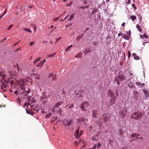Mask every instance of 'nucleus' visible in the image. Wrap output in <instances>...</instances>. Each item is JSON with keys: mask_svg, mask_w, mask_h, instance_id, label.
I'll use <instances>...</instances> for the list:
<instances>
[{"mask_svg": "<svg viewBox=\"0 0 149 149\" xmlns=\"http://www.w3.org/2000/svg\"><path fill=\"white\" fill-rule=\"evenodd\" d=\"M21 93H19L21 97L24 99H26L27 94L30 92V90L27 88V90L24 85L21 86Z\"/></svg>", "mask_w": 149, "mask_h": 149, "instance_id": "f257e3e1", "label": "nucleus"}, {"mask_svg": "<svg viewBox=\"0 0 149 149\" xmlns=\"http://www.w3.org/2000/svg\"><path fill=\"white\" fill-rule=\"evenodd\" d=\"M62 102L60 101L56 103L55 105L53 107L52 109V111L54 113H58L61 114L62 112V110L61 108H59L58 107L60 106L62 104Z\"/></svg>", "mask_w": 149, "mask_h": 149, "instance_id": "f03ea898", "label": "nucleus"}, {"mask_svg": "<svg viewBox=\"0 0 149 149\" xmlns=\"http://www.w3.org/2000/svg\"><path fill=\"white\" fill-rule=\"evenodd\" d=\"M143 114L141 112H140L139 111L134 112L131 115V118L135 120L140 119L143 117Z\"/></svg>", "mask_w": 149, "mask_h": 149, "instance_id": "7ed1b4c3", "label": "nucleus"}, {"mask_svg": "<svg viewBox=\"0 0 149 149\" xmlns=\"http://www.w3.org/2000/svg\"><path fill=\"white\" fill-rule=\"evenodd\" d=\"M63 125L65 127H68L73 123L72 120L65 119L63 121Z\"/></svg>", "mask_w": 149, "mask_h": 149, "instance_id": "20e7f679", "label": "nucleus"}, {"mask_svg": "<svg viewBox=\"0 0 149 149\" xmlns=\"http://www.w3.org/2000/svg\"><path fill=\"white\" fill-rule=\"evenodd\" d=\"M89 105V104L88 102L86 101H85L80 104V108L82 111H86V109L84 107L88 106Z\"/></svg>", "mask_w": 149, "mask_h": 149, "instance_id": "39448f33", "label": "nucleus"}, {"mask_svg": "<svg viewBox=\"0 0 149 149\" xmlns=\"http://www.w3.org/2000/svg\"><path fill=\"white\" fill-rule=\"evenodd\" d=\"M118 77L122 81H123L125 79L124 74L122 72H119L118 73Z\"/></svg>", "mask_w": 149, "mask_h": 149, "instance_id": "423d86ee", "label": "nucleus"}, {"mask_svg": "<svg viewBox=\"0 0 149 149\" xmlns=\"http://www.w3.org/2000/svg\"><path fill=\"white\" fill-rule=\"evenodd\" d=\"M116 99V97H111V99H110L109 101V104L111 106L112 105L114 104L115 102Z\"/></svg>", "mask_w": 149, "mask_h": 149, "instance_id": "0eeeda50", "label": "nucleus"}, {"mask_svg": "<svg viewBox=\"0 0 149 149\" xmlns=\"http://www.w3.org/2000/svg\"><path fill=\"white\" fill-rule=\"evenodd\" d=\"M79 127H78L77 129L75 131V134H74V135L76 136V138H78L81 135V132H80L79 133Z\"/></svg>", "mask_w": 149, "mask_h": 149, "instance_id": "6e6552de", "label": "nucleus"}, {"mask_svg": "<svg viewBox=\"0 0 149 149\" xmlns=\"http://www.w3.org/2000/svg\"><path fill=\"white\" fill-rule=\"evenodd\" d=\"M40 100L43 104H45L47 102L48 100L46 97L42 96L40 98Z\"/></svg>", "mask_w": 149, "mask_h": 149, "instance_id": "1a4fd4ad", "label": "nucleus"}, {"mask_svg": "<svg viewBox=\"0 0 149 149\" xmlns=\"http://www.w3.org/2000/svg\"><path fill=\"white\" fill-rule=\"evenodd\" d=\"M7 86V84L6 83H4L3 84V85L1 86V88L3 90V92H5L7 90L6 88Z\"/></svg>", "mask_w": 149, "mask_h": 149, "instance_id": "9d476101", "label": "nucleus"}, {"mask_svg": "<svg viewBox=\"0 0 149 149\" xmlns=\"http://www.w3.org/2000/svg\"><path fill=\"white\" fill-rule=\"evenodd\" d=\"M108 95L110 96L111 97H114V94L113 93V91L111 90H109L107 92Z\"/></svg>", "mask_w": 149, "mask_h": 149, "instance_id": "9b49d317", "label": "nucleus"}, {"mask_svg": "<svg viewBox=\"0 0 149 149\" xmlns=\"http://www.w3.org/2000/svg\"><path fill=\"white\" fill-rule=\"evenodd\" d=\"M97 111L96 110H93L92 112V117L93 118H96L97 115Z\"/></svg>", "mask_w": 149, "mask_h": 149, "instance_id": "f8f14e48", "label": "nucleus"}, {"mask_svg": "<svg viewBox=\"0 0 149 149\" xmlns=\"http://www.w3.org/2000/svg\"><path fill=\"white\" fill-rule=\"evenodd\" d=\"M91 139L93 141H97L98 139V137L97 135L94 136L92 137Z\"/></svg>", "mask_w": 149, "mask_h": 149, "instance_id": "ddd939ff", "label": "nucleus"}, {"mask_svg": "<svg viewBox=\"0 0 149 149\" xmlns=\"http://www.w3.org/2000/svg\"><path fill=\"white\" fill-rule=\"evenodd\" d=\"M26 113L28 114H29L31 115H34V113L31 110L28 111V109H26Z\"/></svg>", "mask_w": 149, "mask_h": 149, "instance_id": "4468645a", "label": "nucleus"}, {"mask_svg": "<svg viewBox=\"0 0 149 149\" xmlns=\"http://www.w3.org/2000/svg\"><path fill=\"white\" fill-rule=\"evenodd\" d=\"M143 91L144 92L145 95L147 97L149 96V93H148V91L146 89H143Z\"/></svg>", "mask_w": 149, "mask_h": 149, "instance_id": "2eb2a0df", "label": "nucleus"}, {"mask_svg": "<svg viewBox=\"0 0 149 149\" xmlns=\"http://www.w3.org/2000/svg\"><path fill=\"white\" fill-rule=\"evenodd\" d=\"M0 76L3 79H4L6 77L5 74L3 72H0Z\"/></svg>", "mask_w": 149, "mask_h": 149, "instance_id": "dca6fc26", "label": "nucleus"}, {"mask_svg": "<svg viewBox=\"0 0 149 149\" xmlns=\"http://www.w3.org/2000/svg\"><path fill=\"white\" fill-rule=\"evenodd\" d=\"M136 17L134 15H131L130 17V18L132 21H134L135 19H136Z\"/></svg>", "mask_w": 149, "mask_h": 149, "instance_id": "f3484780", "label": "nucleus"}, {"mask_svg": "<svg viewBox=\"0 0 149 149\" xmlns=\"http://www.w3.org/2000/svg\"><path fill=\"white\" fill-rule=\"evenodd\" d=\"M136 28L139 31L141 32L142 31V29L140 28L139 25L138 24H136Z\"/></svg>", "mask_w": 149, "mask_h": 149, "instance_id": "a211bd4d", "label": "nucleus"}, {"mask_svg": "<svg viewBox=\"0 0 149 149\" xmlns=\"http://www.w3.org/2000/svg\"><path fill=\"white\" fill-rule=\"evenodd\" d=\"M40 59H41V58L39 57V58H38L37 59H36L35 61L33 62V64L35 65V64H36L38 61H40Z\"/></svg>", "mask_w": 149, "mask_h": 149, "instance_id": "6ab92c4d", "label": "nucleus"}, {"mask_svg": "<svg viewBox=\"0 0 149 149\" xmlns=\"http://www.w3.org/2000/svg\"><path fill=\"white\" fill-rule=\"evenodd\" d=\"M74 15H75L74 14L72 15L70 17L69 19L68 20V21H70V20H71L74 17Z\"/></svg>", "mask_w": 149, "mask_h": 149, "instance_id": "aec40b11", "label": "nucleus"}, {"mask_svg": "<svg viewBox=\"0 0 149 149\" xmlns=\"http://www.w3.org/2000/svg\"><path fill=\"white\" fill-rule=\"evenodd\" d=\"M23 30H24V31H27V32H30V33H31V30H30V29H27V28H24L23 29Z\"/></svg>", "mask_w": 149, "mask_h": 149, "instance_id": "412c9836", "label": "nucleus"}, {"mask_svg": "<svg viewBox=\"0 0 149 149\" xmlns=\"http://www.w3.org/2000/svg\"><path fill=\"white\" fill-rule=\"evenodd\" d=\"M123 38L126 40H128L129 39V37L126 35H124L123 36Z\"/></svg>", "mask_w": 149, "mask_h": 149, "instance_id": "4be33fe9", "label": "nucleus"}, {"mask_svg": "<svg viewBox=\"0 0 149 149\" xmlns=\"http://www.w3.org/2000/svg\"><path fill=\"white\" fill-rule=\"evenodd\" d=\"M31 26H32V27L33 26L34 27V31H36V27L35 25L34 24H33V23H31Z\"/></svg>", "mask_w": 149, "mask_h": 149, "instance_id": "5701e85b", "label": "nucleus"}, {"mask_svg": "<svg viewBox=\"0 0 149 149\" xmlns=\"http://www.w3.org/2000/svg\"><path fill=\"white\" fill-rule=\"evenodd\" d=\"M52 115V113H49L48 114L46 115V118H48L49 117Z\"/></svg>", "mask_w": 149, "mask_h": 149, "instance_id": "b1692460", "label": "nucleus"}, {"mask_svg": "<svg viewBox=\"0 0 149 149\" xmlns=\"http://www.w3.org/2000/svg\"><path fill=\"white\" fill-rule=\"evenodd\" d=\"M56 53H54L49 55L48 56V57H52L54 56L56 54Z\"/></svg>", "mask_w": 149, "mask_h": 149, "instance_id": "393cba45", "label": "nucleus"}, {"mask_svg": "<svg viewBox=\"0 0 149 149\" xmlns=\"http://www.w3.org/2000/svg\"><path fill=\"white\" fill-rule=\"evenodd\" d=\"M131 1V0H125V3L127 4H130Z\"/></svg>", "mask_w": 149, "mask_h": 149, "instance_id": "a878e982", "label": "nucleus"}, {"mask_svg": "<svg viewBox=\"0 0 149 149\" xmlns=\"http://www.w3.org/2000/svg\"><path fill=\"white\" fill-rule=\"evenodd\" d=\"M81 140V139H79V143L80 142V140ZM79 142L77 141H75L74 142V144L75 145H77L79 143Z\"/></svg>", "mask_w": 149, "mask_h": 149, "instance_id": "bb28decb", "label": "nucleus"}, {"mask_svg": "<svg viewBox=\"0 0 149 149\" xmlns=\"http://www.w3.org/2000/svg\"><path fill=\"white\" fill-rule=\"evenodd\" d=\"M134 59L136 60H138L139 59V56L136 55L135 57H134Z\"/></svg>", "mask_w": 149, "mask_h": 149, "instance_id": "cd10ccee", "label": "nucleus"}, {"mask_svg": "<svg viewBox=\"0 0 149 149\" xmlns=\"http://www.w3.org/2000/svg\"><path fill=\"white\" fill-rule=\"evenodd\" d=\"M19 93V92L18 90L15 91L14 93L15 94L17 95H18V94Z\"/></svg>", "mask_w": 149, "mask_h": 149, "instance_id": "c85d7f7f", "label": "nucleus"}, {"mask_svg": "<svg viewBox=\"0 0 149 149\" xmlns=\"http://www.w3.org/2000/svg\"><path fill=\"white\" fill-rule=\"evenodd\" d=\"M85 120H86L85 118H82L81 119L80 121H81L84 123L85 121Z\"/></svg>", "mask_w": 149, "mask_h": 149, "instance_id": "c756f323", "label": "nucleus"}, {"mask_svg": "<svg viewBox=\"0 0 149 149\" xmlns=\"http://www.w3.org/2000/svg\"><path fill=\"white\" fill-rule=\"evenodd\" d=\"M136 133H133L131 135V137L132 138L135 137L136 136Z\"/></svg>", "mask_w": 149, "mask_h": 149, "instance_id": "7c9ffc66", "label": "nucleus"}, {"mask_svg": "<svg viewBox=\"0 0 149 149\" xmlns=\"http://www.w3.org/2000/svg\"><path fill=\"white\" fill-rule=\"evenodd\" d=\"M74 107V104L73 103H71L70 106H69V108L70 109L71 108H73Z\"/></svg>", "mask_w": 149, "mask_h": 149, "instance_id": "2f4dec72", "label": "nucleus"}, {"mask_svg": "<svg viewBox=\"0 0 149 149\" xmlns=\"http://www.w3.org/2000/svg\"><path fill=\"white\" fill-rule=\"evenodd\" d=\"M88 8V6H82L80 7V8H82V9H86L87 8Z\"/></svg>", "mask_w": 149, "mask_h": 149, "instance_id": "473e14b6", "label": "nucleus"}, {"mask_svg": "<svg viewBox=\"0 0 149 149\" xmlns=\"http://www.w3.org/2000/svg\"><path fill=\"white\" fill-rule=\"evenodd\" d=\"M103 119L104 120V122H107V121L108 120L107 119V117L106 116H105L104 117V118Z\"/></svg>", "mask_w": 149, "mask_h": 149, "instance_id": "72a5a7b5", "label": "nucleus"}, {"mask_svg": "<svg viewBox=\"0 0 149 149\" xmlns=\"http://www.w3.org/2000/svg\"><path fill=\"white\" fill-rule=\"evenodd\" d=\"M101 144L100 143H98L97 145V148H99L101 147Z\"/></svg>", "mask_w": 149, "mask_h": 149, "instance_id": "f704fd0d", "label": "nucleus"}, {"mask_svg": "<svg viewBox=\"0 0 149 149\" xmlns=\"http://www.w3.org/2000/svg\"><path fill=\"white\" fill-rule=\"evenodd\" d=\"M14 83V81L13 80H12L10 82V86H12L13 85V84Z\"/></svg>", "mask_w": 149, "mask_h": 149, "instance_id": "c9c22d12", "label": "nucleus"}, {"mask_svg": "<svg viewBox=\"0 0 149 149\" xmlns=\"http://www.w3.org/2000/svg\"><path fill=\"white\" fill-rule=\"evenodd\" d=\"M13 26V24L10 25L9 26V27L7 29L8 30H10L11 28Z\"/></svg>", "mask_w": 149, "mask_h": 149, "instance_id": "e433bc0d", "label": "nucleus"}, {"mask_svg": "<svg viewBox=\"0 0 149 149\" xmlns=\"http://www.w3.org/2000/svg\"><path fill=\"white\" fill-rule=\"evenodd\" d=\"M61 38V37H59V38H57L55 42V43H56L58 41H59L60 39Z\"/></svg>", "mask_w": 149, "mask_h": 149, "instance_id": "4c0bfd02", "label": "nucleus"}, {"mask_svg": "<svg viewBox=\"0 0 149 149\" xmlns=\"http://www.w3.org/2000/svg\"><path fill=\"white\" fill-rule=\"evenodd\" d=\"M52 81H54L56 79V77L55 75L53 76L52 77Z\"/></svg>", "mask_w": 149, "mask_h": 149, "instance_id": "58836bf2", "label": "nucleus"}, {"mask_svg": "<svg viewBox=\"0 0 149 149\" xmlns=\"http://www.w3.org/2000/svg\"><path fill=\"white\" fill-rule=\"evenodd\" d=\"M34 42H30V45L31 46H33V45Z\"/></svg>", "mask_w": 149, "mask_h": 149, "instance_id": "ea45409f", "label": "nucleus"}, {"mask_svg": "<svg viewBox=\"0 0 149 149\" xmlns=\"http://www.w3.org/2000/svg\"><path fill=\"white\" fill-rule=\"evenodd\" d=\"M97 12V10L95 9L93 10L91 13V14H93L94 13H96Z\"/></svg>", "mask_w": 149, "mask_h": 149, "instance_id": "a19ab883", "label": "nucleus"}, {"mask_svg": "<svg viewBox=\"0 0 149 149\" xmlns=\"http://www.w3.org/2000/svg\"><path fill=\"white\" fill-rule=\"evenodd\" d=\"M59 19V17H57L56 18L54 19L53 20V21H56L58 20Z\"/></svg>", "mask_w": 149, "mask_h": 149, "instance_id": "79ce46f5", "label": "nucleus"}, {"mask_svg": "<svg viewBox=\"0 0 149 149\" xmlns=\"http://www.w3.org/2000/svg\"><path fill=\"white\" fill-rule=\"evenodd\" d=\"M128 57L129 58H130L131 56V53H130V52L129 51H128Z\"/></svg>", "mask_w": 149, "mask_h": 149, "instance_id": "37998d69", "label": "nucleus"}, {"mask_svg": "<svg viewBox=\"0 0 149 149\" xmlns=\"http://www.w3.org/2000/svg\"><path fill=\"white\" fill-rule=\"evenodd\" d=\"M37 107H36V108H34L33 109V110H34L35 111H36V112H38L39 111V110L37 109Z\"/></svg>", "mask_w": 149, "mask_h": 149, "instance_id": "c03bdc74", "label": "nucleus"}, {"mask_svg": "<svg viewBox=\"0 0 149 149\" xmlns=\"http://www.w3.org/2000/svg\"><path fill=\"white\" fill-rule=\"evenodd\" d=\"M123 35V33H122L121 32H120L118 34V36H120L122 35Z\"/></svg>", "mask_w": 149, "mask_h": 149, "instance_id": "a18cd8bd", "label": "nucleus"}, {"mask_svg": "<svg viewBox=\"0 0 149 149\" xmlns=\"http://www.w3.org/2000/svg\"><path fill=\"white\" fill-rule=\"evenodd\" d=\"M143 36L144 37H145V38H148V36L146 35V34H144L143 35Z\"/></svg>", "mask_w": 149, "mask_h": 149, "instance_id": "49530a36", "label": "nucleus"}, {"mask_svg": "<svg viewBox=\"0 0 149 149\" xmlns=\"http://www.w3.org/2000/svg\"><path fill=\"white\" fill-rule=\"evenodd\" d=\"M17 101L18 102H20L21 100H20V98L19 97H18V98L17 99Z\"/></svg>", "mask_w": 149, "mask_h": 149, "instance_id": "de8ad7c7", "label": "nucleus"}, {"mask_svg": "<svg viewBox=\"0 0 149 149\" xmlns=\"http://www.w3.org/2000/svg\"><path fill=\"white\" fill-rule=\"evenodd\" d=\"M70 48H68V47L66 48L65 50V52H67L68 50H70Z\"/></svg>", "mask_w": 149, "mask_h": 149, "instance_id": "09e8293b", "label": "nucleus"}, {"mask_svg": "<svg viewBox=\"0 0 149 149\" xmlns=\"http://www.w3.org/2000/svg\"><path fill=\"white\" fill-rule=\"evenodd\" d=\"M96 144H95L94 145V146L93 148L91 149H95L96 147Z\"/></svg>", "mask_w": 149, "mask_h": 149, "instance_id": "8fccbe9b", "label": "nucleus"}, {"mask_svg": "<svg viewBox=\"0 0 149 149\" xmlns=\"http://www.w3.org/2000/svg\"><path fill=\"white\" fill-rule=\"evenodd\" d=\"M44 63L43 62H42V61H41L40 63V65H41V66L42 65L44 64Z\"/></svg>", "mask_w": 149, "mask_h": 149, "instance_id": "3c124183", "label": "nucleus"}, {"mask_svg": "<svg viewBox=\"0 0 149 149\" xmlns=\"http://www.w3.org/2000/svg\"><path fill=\"white\" fill-rule=\"evenodd\" d=\"M144 85H145V84L144 83H142L141 84V86L140 87L144 86Z\"/></svg>", "mask_w": 149, "mask_h": 149, "instance_id": "603ef678", "label": "nucleus"}, {"mask_svg": "<svg viewBox=\"0 0 149 149\" xmlns=\"http://www.w3.org/2000/svg\"><path fill=\"white\" fill-rule=\"evenodd\" d=\"M132 55L134 56V57H135L136 55V54L135 53H134L132 54Z\"/></svg>", "mask_w": 149, "mask_h": 149, "instance_id": "864d4df0", "label": "nucleus"}, {"mask_svg": "<svg viewBox=\"0 0 149 149\" xmlns=\"http://www.w3.org/2000/svg\"><path fill=\"white\" fill-rule=\"evenodd\" d=\"M79 53H78V54H77V55H76L75 56V58H77V57H78V58H79V56H78V55H79Z\"/></svg>", "mask_w": 149, "mask_h": 149, "instance_id": "5fc2aeb1", "label": "nucleus"}, {"mask_svg": "<svg viewBox=\"0 0 149 149\" xmlns=\"http://www.w3.org/2000/svg\"><path fill=\"white\" fill-rule=\"evenodd\" d=\"M125 22H123L122 24V26H125Z\"/></svg>", "mask_w": 149, "mask_h": 149, "instance_id": "6e6d98bb", "label": "nucleus"}, {"mask_svg": "<svg viewBox=\"0 0 149 149\" xmlns=\"http://www.w3.org/2000/svg\"><path fill=\"white\" fill-rule=\"evenodd\" d=\"M69 15H67L65 17V18L64 19H66V18H67L68 16H69Z\"/></svg>", "mask_w": 149, "mask_h": 149, "instance_id": "4d7b16f0", "label": "nucleus"}, {"mask_svg": "<svg viewBox=\"0 0 149 149\" xmlns=\"http://www.w3.org/2000/svg\"><path fill=\"white\" fill-rule=\"evenodd\" d=\"M132 6L134 8V7L135 6V5L134 4V3H133L132 5Z\"/></svg>", "mask_w": 149, "mask_h": 149, "instance_id": "13d9d810", "label": "nucleus"}, {"mask_svg": "<svg viewBox=\"0 0 149 149\" xmlns=\"http://www.w3.org/2000/svg\"><path fill=\"white\" fill-rule=\"evenodd\" d=\"M72 3V2H70V3L69 4L67 5V6H70V5Z\"/></svg>", "mask_w": 149, "mask_h": 149, "instance_id": "bf43d9fd", "label": "nucleus"}, {"mask_svg": "<svg viewBox=\"0 0 149 149\" xmlns=\"http://www.w3.org/2000/svg\"><path fill=\"white\" fill-rule=\"evenodd\" d=\"M20 49L19 48H18L16 50L15 52H17L18 51V50H20Z\"/></svg>", "mask_w": 149, "mask_h": 149, "instance_id": "052dcab7", "label": "nucleus"}, {"mask_svg": "<svg viewBox=\"0 0 149 149\" xmlns=\"http://www.w3.org/2000/svg\"><path fill=\"white\" fill-rule=\"evenodd\" d=\"M141 84V83L140 82L138 84V82H137V83H136V84L138 85V86H139Z\"/></svg>", "mask_w": 149, "mask_h": 149, "instance_id": "680f3d73", "label": "nucleus"}, {"mask_svg": "<svg viewBox=\"0 0 149 149\" xmlns=\"http://www.w3.org/2000/svg\"><path fill=\"white\" fill-rule=\"evenodd\" d=\"M40 65V63H39V64H38L37 65V67H39Z\"/></svg>", "mask_w": 149, "mask_h": 149, "instance_id": "e2e57ef3", "label": "nucleus"}, {"mask_svg": "<svg viewBox=\"0 0 149 149\" xmlns=\"http://www.w3.org/2000/svg\"><path fill=\"white\" fill-rule=\"evenodd\" d=\"M72 25V24L68 23V25L69 26H71Z\"/></svg>", "mask_w": 149, "mask_h": 149, "instance_id": "0e129e2a", "label": "nucleus"}, {"mask_svg": "<svg viewBox=\"0 0 149 149\" xmlns=\"http://www.w3.org/2000/svg\"><path fill=\"white\" fill-rule=\"evenodd\" d=\"M4 14H3L1 16H0V19L4 16Z\"/></svg>", "mask_w": 149, "mask_h": 149, "instance_id": "69168bd1", "label": "nucleus"}, {"mask_svg": "<svg viewBox=\"0 0 149 149\" xmlns=\"http://www.w3.org/2000/svg\"><path fill=\"white\" fill-rule=\"evenodd\" d=\"M72 47V45H70L68 47V48H70L71 47Z\"/></svg>", "mask_w": 149, "mask_h": 149, "instance_id": "338daca9", "label": "nucleus"}, {"mask_svg": "<svg viewBox=\"0 0 149 149\" xmlns=\"http://www.w3.org/2000/svg\"><path fill=\"white\" fill-rule=\"evenodd\" d=\"M106 0V3L108 2L109 1V0Z\"/></svg>", "mask_w": 149, "mask_h": 149, "instance_id": "774afa93", "label": "nucleus"}]
</instances>
